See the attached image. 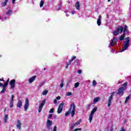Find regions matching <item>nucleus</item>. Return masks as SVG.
I'll return each mask as SVG.
<instances>
[{"instance_id":"aec40b11","label":"nucleus","mask_w":131,"mask_h":131,"mask_svg":"<svg viewBox=\"0 0 131 131\" xmlns=\"http://www.w3.org/2000/svg\"><path fill=\"white\" fill-rule=\"evenodd\" d=\"M124 46L125 48H126L127 49V48H128L129 46V40H126L124 42Z\"/></svg>"},{"instance_id":"39448f33","label":"nucleus","mask_w":131,"mask_h":131,"mask_svg":"<svg viewBox=\"0 0 131 131\" xmlns=\"http://www.w3.org/2000/svg\"><path fill=\"white\" fill-rule=\"evenodd\" d=\"M125 91V88L123 87H120L118 89V92L116 93L117 95H118L119 96H121V97H122L123 95V92Z\"/></svg>"},{"instance_id":"a878e982","label":"nucleus","mask_w":131,"mask_h":131,"mask_svg":"<svg viewBox=\"0 0 131 131\" xmlns=\"http://www.w3.org/2000/svg\"><path fill=\"white\" fill-rule=\"evenodd\" d=\"M42 107H43L42 105H40V104L39 105V108H38L39 113H40V112H41V110H42Z\"/></svg>"},{"instance_id":"b1692460","label":"nucleus","mask_w":131,"mask_h":131,"mask_svg":"<svg viewBox=\"0 0 131 131\" xmlns=\"http://www.w3.org/2000/svg\"><path fill=\"white\" fill-rule=\"evenodd\" d=\"M4 122L7 123V121H8V115H5L4 118Z\"/></svg>"},{"instance_id":"f3484780","label":"nucleus","mask_w":131,"mask_h":131,"mask_svg":"<svg viewBox=\"0 0 131 131\" xmlns=\"http://www.w3.org/2000/svg\"><path fill=\"white\" fill-rule=\"evenodd\" d=\"M7 85L3 84V89L1 91V92H0L1 94H4V93H5V92H6V91H7Z\"/></svg>"},{"instance_id":"79ce46f5","label":"nucleus","mask_w":131,"mask_h":131,"mask_svg":"<svg viewBox=\"0 0 131 131\" xmlns=\"http://www.w3.org/2000/svg\"><path fill=\"white\" fill-rule=\"evenodd\" d=\"M72 95V93L71 92H68L67 93V96H71Z\"/></svg>"},{"instance_id":"423d86ee","label":"nucleus","mask_w":131,"mask_h":131,"mask_svg":"<svg viewBox=\"0 0 131 131\" xmlns=\"http://www.w3.org/2000/svg\"><path fill=\"white\" fill-rule=\"evenodd\" d=\"M28 107H29V99H28V98H27L25 100L24 105V109L26 112L28 110Z\"/></svg>"},{"instance_id":"de8ad7c7","label":"nucleus","mask_w":131,"mask_h":131,"mask_svg":"<svg viewBox=\"0 0 131 131\" xmlns=\"http://www.w3.org/2000/svg\"><path fill=\"white\" fill-rule=\"evenodd\" d=\"M54 104H57V100H56V99H55V100H54Z\"/></svg>"},{"instance_id":"13d9d810","label":"nucleus","mask_w":131,"mask_h":131,"mask_svg":"<svg viewBox=\"0 0 131 131\" xmlns=\"http://www.w3.org/2000/svg\"><path fill=\"white\" fill-rule=\"evenodd\" d=\"M6 2H8L9 0H5Z\"/></svg>"},{"instance_id":"864d4df0","label":"nucleus","mask_w":131,"mask_h":131,"mask_svg":"<svg viewBox=\"0 0 131 131\" xmlns=\"http://www.w3.org/2000/svg\"><path fill=\"white\" fill-rule=\"evenodd\" d=\"M6 111H7V107H6V108L4 110V112H6Z\"/></svg>"},{"instance_id":"c85d7f7f","label":"nucleus","mask_w":131,"mask_h":131,"mask_svg":"<svg viewBox=\"0 0 131 131\" xmlns=\"http://www.w3.org/2000/svg\"><path fill=\"white\" fill-rule=\"evenodd\" d=\"M45 104H46V99H43L40 105L43 107V106H45Z\"/></svg>"},{"instance_id":"4468645a","label":"nucleus","mask_w":131,"mask_h":131,"mask_svg":"<svg viewBox=\"0 0 131 131\" xmlns=\"http://www.w3.org/2000/svg\"><path fill=\"white\" fill-rule=\"evenodd\" d=\"M16 127L17 128H18L19 129H21V121H20V120H17L16 122Z\"/></svg>"},{"instance_id":"412c9836","label":"nucleus","mask_w":131,"mask_h":131,"mask_svg":"<svg viewBox=\"0 0 131 131\" xmlns=\"http://www.w3.org/2000/svg\"><path fill=\"white\" fill-rule=\"evenodd\" d=\"M124 37H125V33H123V35H121L119 38L120 40L122 41L124 40Z\"/></svg>"},{"instance_id":"5701e85b","label":"nucleus","mask_w":131,"mask_h":131,"mask_svg":"<svg viewBox=\"0 0 131 131\" xmlns=\"http://www.w3.org/2000/svg\"><path fill=\"white\" fill-rule=\"evenodd\" d=\"M7 4H8V1H5V2L2 3V7H6L7 6Z\"/></svg>"},{"instance_id":"f257e3e1","label":"nucleus","mask_w":131,"mask_h":131,"mask_svg":"<svg viewBox=\"0 0 131 131\" xmlns=\"http://www.w3.org/2000/svg\"><path fill=\"white\" fill-rule=\"evenodd\" d=\"M70 113L72 115L71 117H73L75 115V104H74V102L71 104L69 110L65 114V116H68Z\"/></svg>"},{"instance_id":"1a4fd4ad","label":"nucleus","mask_w":131,"mask_h":131,"mask_svg":"<svg viewBox=\"0 0 131 131\" xmlns=\"http://www.w3.org/2000/svg\"><path fill=\"white\" fill-rule=\"evenodd\" d=\"M75 59H76V56H73V57H72L71 60H69L68 62H67V65L66 66V69H67V68L69 67V66L70 65V64H71V62L73 61L74 60H75Z\"/></svg>"},{"instance_id":"9d476101","label":"nucleus","mask_w":131,"mask_h":131,"mask_svg":"<svg viewBox=\"0 0 131 131\" xmlns=\"http://www.w3.org/2000/svg\"><path fill=\"white\" fill-rule=\"evenodd\" d=\"M118 42V39H117V37H114V38L113 39V40H112V41L111 42V47H113L114 45H116Z\"/></svg>"},{"instance_id":"f704fd0d","label":"nucleus","mask_w":131,"mask_h":131,"mask_svg":"<svg viewBox=\"0 0 131 131\" xmlns=\"http://www.w3.org/2000/svg\"><path fill=\"white\" fill-rule=\"evenodd\" d=\"M91 106H92V104H88V105L86 106V110H90V108Z\"/></svg>"},{"instance_id":"2f4dec72","label":"nucleus","mask_w":131,"mask_h":131,"mask_svg":"<svg viewBox=\"0 0 131 131\" xmlns=\"http://www.w3.org/2000/svg\"><path fill=\"white\" fill-rule=\"evenodd\" d=\"M9 81H10V79H9V78H8V79L7 80V81H6V82L4 83L3 84H4V85H6V86H8V83H9Z\"/></svg>"},{"instance_id":"7ed1b4c3","label":"nucleus","mask_w":131,"mask_h":131,"mask_svg":"<svg viewBox=\"0 0 131 131\" xmlns=\"http://www.w3.org/2000/svg\"><path fill=\"white\" fill-rule=\"evenodd\" d=\"M98 109V107L97 106H95L92 111L91 112L89 115V120L90 122H92V120H93V116H94V114H95V113L97 111Z\"/></svg>"},{"instance_id":"09e8293b","label":"nucleus","mask_w":131,"mask_h":131,"mask_svg":"<svg viewBox=\"0 0 131 131\" xmlns=\"http://www.w3.org/2000/svg\"><path fill=\"white\" fill-rule=\"evenodd\" d=\"M0 81H5L4 79L0 78Z\"/></svg>"},{"instance_id":"4d7b16f0","label":"nucleus","mask_w":131,"mask_h":131,"mask_svg":"<svg viewBox=\"0 0 131 131\" xmlns=\"http://www.w3.org/2000/svg\"><path fill=\"white\" fill-rule=\"evenodd\" d=\"M43 131H47V130H46V129H44Z\"/></svg>"},{"instance_id":"dca6fc26","label":"nucleus","mask_w":131,"mask_h":131,"mask_svg":"<svg viewBox=\"0 0 131 131\" xmlns=\"http://www.w3.org/2000/svg\"><path fill=\"white\" fill-rule=\"evenodd\" d=\"M22 104H23L22 101H21L20 100H19L17 104V107H18V108H22Z\"/></svg>"},{"instance_id":"e433bc0d","label":"nucleus","mask_w":131,"mask_h":131,"mask_svg":"<svg viewBox=\"0 0 131 131\" xmlns=\"http://www.w3.org/2000/svg\"><path fill=\"white\" fill-rule=\"evenodd\" d=\"M126 49H127V48H126V47H123L122 48V50H121V53H122V52H124V51H125V50Z\"/></svg>"},{"instance_id":"6ab92c4d","label":"nucleus","mask_w":131,"mask_h":131,"mask_svg":"<svg viewBox=\"0 0 131 131\" xmlns=\"http://www.w3.org/2000/svg\"><path fill=\"white\" fill-rule=\"evenodd\" d=\"M123 33H125L126 32V33L128 34V30H127V26L125 25L124 30L123 29Z\"/></svg>"},{"instance_id":"393cba45","label":"nucleus","mask_w":131,"mask_h":131,"mask_svg":"<svg viewBox=\"0 0 131 131\" xmlns=\"http://www.w3.org/2000/svg\"><path fill=\"white\" fill-rule=\"evenodd\" d=\"M49 92V91L48 90H47V89H45L43 92H42V95L43 96H46V95H47L48 94V93Z\"/></svg>"},{"instance_id":"c756f323","label":"nucleus","mask_w":131,"mask_h":131,"mask_svg":"<svg viewBox=\"0 0 131 131\" xmlns=\"http://www.w3.org/2000/svg\"><path fill=\"white\" fill-rule=\"evenodd\" d=\"M81 122V120H79L77 122H76L75 124L74 125H79V124H80V123Z\"/></svg>"},{"instance_id":"9b49d317","label":"nucleus","mask_w":131,"mask_h":131,"mask_svg":"<svg viewBox=\"0 0 131 131\" xmlns=\"http://www.w3.org/2000/svg\"><path fill=\"white\" fill-rule=\"evenodd\" d=\"M52 124L53 122H52V121L50 120H47L46 126L48 129H51V126H52Z\"/></svg>"},{"instance_id":"4c0bfd02","label":"nucleus","mask_w":131,"mask_h":131,"mask_svg":"<svg viewBox=\"0 0 131 131\" xmlns=\"http://www.w3.org/2000/svg\"><path fill=\"white\" fill-rule=\"evenodd\" d=\"M12 14V10H9L8 12L6 13V15H11Z\"/></svg>"},{"instance_id":"f8f14e48","label":"nucleus","mask_w":131,"mask_h":131,"mask_svg":"<svg viewBox=\"0 0 131 131\" xmlns=\"http://www.w3.org/2000/svg\"><path fill=\"white\" fill-rule=\"evenodd\" d=\"M9 83L11 89H14L15 88V83H16V80L12 79L11 80H10Z\"/></svg>"},{"instance_id":"ddd939ff","label":"nucleus","mask_w":131,"mask_h":131,"mask_svg":"<svg viewBox=\"0 0 131 131\" xmlns=\"http://www.w3.org/2000/svg\"><path fill=\"white\" fill-rule=\"evenodd\" d=\"M35 79H36V76H34L30 78L29 79V83H32V82H33Z\"/></svg>"},{"instance_id":"052dcab7","label":"nucleus","mask_w":131,"mask_h":131,"mask_svg":"<svg viewBox=\"0 0 131 131\" xmlns=\"http://www.w3.org/2000/svg\"><path fill=\"white\" fill-rule=\"evenodd\" d=\"M0 19H1V16H0Z\"/></svg>"},{"instance_id":"a18cd8bd","label":"nucleus","mask_w":131,"mask_h":131,"mask_svg":"<svg viewBox=\"0 0 131 131\" xmlns=\"http://www.w3.org/2000/svg\"><path fill=\"white\" fill-rule=\"evenodd\" d=\"M61 99V97L60 96H57L56 98V100H60Z\"/></svg>"},{"instance_id":"603ef678","label":"nucleus","mask_w":131,"mask_h":131,"mask_svg":"<svg viewBox=\"0 0 131 131\" xmlns=\"http://www.w3.org/2000/svg\"><path fill=\"white\" fill-rule=\"evenodd\" d=\"M3 85H4L3 83L0 82V86H3Z\"/></svg>"},{"instance_id":"3c124183","label":"nucleus","mask_w":131,"mask_h":131,"mask_svg":"<svg viewBox=\"0 0 131 131\" xmlns=\"http://www.w3.org/2000/svg\"><path fill=\"white\" fill-rule=\"evenodd\" d=\"M126 40H129V37H127V38H126Z\"/></svg>"},{"instance_id":"680f3d73","label":"nucleus","mask_w":131,"mask_h":131,"mask_svg":"<svg viewBox=\"0 0 131 131\" xmlns=\"http://www.w3.org/2000/svg\"><path fill=\"white\" fill-rule=\"evenodd\" d=\"M13 131H14V130H13Z\"/></svg>"},{"instance_id":"c9c22d12","label":"nucleus","mask_w":131,"mask_h":131,"mask_svg":"<svg viewBox=\"0 0 131 131\" xmlns=\"http://www.w3.org/2000/svg\"><path fill=\"white\" fill-rule=\"evenodd\" d=\"M78 86H79V83L78 82L75 83L74 86L75 89L78 88Z\"/></svg>"},{"instance_id":"49530a36","label":"nucleus","mask_w":131,"mask_h":131,"mask_svg":"<svg viewBox=\"0 0 131 131\" xmlns=\"http://www.w3.org/2000/svg\"><path fill=\"white\" fill-rule=\"evenodd\" d=\"M78 74H81V70H78Z\"/></svg>"},{"instance_id":"37998d69","label":"nucleus","mask_w":131,"mask_h":131,"mask_svg":"<svg viewBox=\"0 0 131 131\" xmlns=\"http://www.w3.org/2000/svg\"><path fill=\"white\" fill-rule=\"evenodd\" d=\"M52 117H53V114H51L49 115V116L48 117V118L49 119H51V118H52Z\"/></svg>"},{"instance_id":"c03bdc74","label":"nucleus","mask_w":131,"mask_h":131,"mask_svg":"<svg viewBox=\"0 0 131 131\" xmlns=\"http://www.w3.org/2000/svg\"><path fill=\"white\" fill-rule=\"evenodd\" d=\"M53 131H57V126H54Z\"/></svg>"},{"instance_id":"0eeeda50","label":"nucleus","mask_w":131,"mask_h":131,"mask_svg":"<svg viewBox=\"0 0 131 131\" xmlns=\"http://www.w3.org/2000/svg\"><path fill=\"white\" fill-rule=\"evenodd\" d=\"M63 106H64L63 102H62L59 104L58 110H57L58 114H60V113H61L62 112V111H63Z\"/></svg>"},{"instance_id":"cd10ccee","label":"nucleus","mask_w":131,"mask_h":131,"mask_svg":"<svg viewBox=\"0 0 131 131\" xmlns=\"http://www.w3.org/2000/svg\"><path fill=\"white\" fill-rule=\"evenodd\" d=\"M43 5H45V2H43V1H41L40 3V8H42V7H43Z\"/></svg>"},{"instance_id":"ea45409f","label":"nucleus","mask_w":131,"mask_h":131,"mask_svg":"<svg viewBox=\"0 0 131 131\" xmlns=\"http://www.w3.org/2000/svg\"><path fill=\"white\" fill-rule=\"evenodd\" d=\"M82 128H77L75 129L73 131H78V130H81Z\"/></svg>"},{"instance_id":"a19ab883","label":"nucleus","mask_w":131,"mask_h":131,"mask_svg":"<svg viewBox=\"0 0 131 131\" xmlns=\"http://www.w3.org/2000/svg\"><path fill=\"white\" fill-rule=\"evenodd\" d=\"M49 113H54V108H51L49 111Z\"/></svg>"},{"instance_id":"a211bd4d","label":"nucleus","mask_w":131,"mask_h":131,"mask_svg":"<svg viewBox=\"0 0 131 131\" xmlns=\"http://www.w3.org/2000/svg\"><path fill=\"white\" fill-rule=\"evenodd\" d=\"M75 7L77 10H80V3L79 1L77 2Z\"/></svg>"},{"instance_id":"8fccbe9b","label":"nucleus","mask_w":131,"mask_h":131,"mask_svg":"<svg viewBox=\"0 0 131 131\" xmlns=\"http://www.w3.org/2000/svg\"><path fill=\"white\" fill-rule=\"evenodd\" d=\"M16 0H12V4H15Z\"/></svg>"},{"instance_id":"f03ea898","label":"nucleus","mask_w":131,"mask_h":131,"mask_svg":"<svg viewBox=\"0 0 131 131\" xmlns=\"http://www.w3.org/2000/svg\"><path fill=\"white\" fill-rule=\"evenodd\" d=\"M122 31H123V27L120 26V27L117 28V29L113 32V34L115 36H116L119 34V32L122 33Z\"/></svg>"},{"instance_id":"4be33fe9","label":"nucleus","mask_w":131,"mask_h":131,"mask_svg":"<svg viewBox=\"0 0 131 131\" xmlns=\"http://www.w3.org/2000/svg\"><path fill=\"white\" fill-rule=\"evenodd\" d=\"M99 100H100L99 97H96L93 100V104H96L97 102H99Z\"/></svg>"},{"instance_id":"6e6552de","label":"nucleus","mask_w":131,"mask_h":131,"mask_svg":"<svg viewBox=\"0 0 131 131\" xmlns=\"http://www.w3.org/2000/svg\"><path fill=\"white\" fill-rule=\"evenodd\" d=\"M14 99H15V96H14V95H11V99L9 103V107H10V108L14 107Z\"/></svg>"},{"instance_id":"72a5a7b5","label":"nucleus","mask_w":131,"mask_h":131,"mask_svg":"<svg viewBox=\"0 0 131 131\" xmlns=\"http://www.w3.org/2000/svg\"><path fill=\"white\" fill-rule=\"evenodd\" d=\"M64 86V80H62L60 83V88L62 89Z\"/></svg>"},{"instance_id":"bb28decb","label":"nucleus","mask_w":131,"mask_h":131,"mask_svg":"<svg viewBox=\"0 0 131 131\" xmlns=\"http://www.w3.org/2000/svg\"><path fill=\"white\" fill-rule=\"evenodd\" d=\"M130 97L129 96V95L128 96H127L126 98L125 101V104H126V103H127V102H128V100H130Z\"/></svg>"},{"instance_id":"bf43d9fd","label":"nucleus","mask_w":131,"mask_h":131,"mask_svg":"<svg viewBox=\"0 0 131 131\" xmlns=\"http://www.w3.org/2000/svg\"><path fill=\"white\" fill-rule=\"evenodd\" d=\"M44 70H46V68H44Z\"/></svg>"},{"instance_id":"2eb2a0df","label":"nucleus","mask_w":131,"mask_h":131,"mask_svg":"<svg viewBox=\"0 0 131 131\" xmlns=\"http://www.w3.org/2000/svg\"><path fill=\"white\" fill-rule=\"evenodd\" d=\"M101 19H102V16L101 15H99L98 16V19L97 21V25L98 26H100L101 25Z\"/></svg>"},{"instance_id":"7c9ffc66","label":"nucleus","mask_w":131,"mask_h":131,"mask_svg":"<svg viewBox=\"0 0 131 131\" xmlns=\"http://www.w3.org/2000/svg\"><path fill=\"white\" fill-rule=\"evenodd\" d=\"M93 86H96L97 85V81L95 80H94L92 82Z\"/></svg>"},{"instance_id":"58836bf2","label":"nucleus","mask_w":131,"mask_h":131,"mask_svg":"<svg viewBox=\"0 0 131 131\" xmlns=\"http://www.w3.org/2000/svg\"><path fill=\"white\" fill-rule=\"evenodd\" d=\"M74 126H76L75 125H74V124L71 125V127H70L71 129H73L74 128Z\"/></svg>"},{"instance_id":"5fc2aeb1","label":"nucleus","mask_w":131,"mask_h":131,"mask_svg":"<svg viewBox=\"0 0 131 131\" xmlns=\"http://www.w3.org/2000/svg\"><path fill=\"white\" fill-rule=\"evenodd\" d=\"M66 87L68 86V84L66 85Z\"/></svg>"},{"instance_id":"6e6d98bb","label":"nucleus","mask_w":131,"mask_h":131,"mask_svg":"<svg viewBox=\"0 0 131 131\" xmlns=\"http://www.w3.org/2000/svg\"><path fill=\"white\" fill-rule=\"evenodd\" d=\"M111 0H107V2H110Z\"/></svg>"},{"instance_id":"20e7f679","label":"nucleus","mask_w":131,"mask_h":131,"mask_svg":"<svg viewBox=\"0 0 131 131\" xmlns=\"http://www.w3.org/2000/svg\"><path fill=\"white\" fill-rule=\"evenodd\" d=\"M115 92H112L111 96H110L107 101V107H110L112 104V100H113V96H114Z\"/></svg>"},{"instance_id":"473e14b6","label":"nucleus","mask_w":131,"mask_h":131,"mask_svg":"<svg viewBox=\"0 0 131 131\" xmlns=\"http://www.w3.org/2000/svg\"><path fill=\"white\" fill-rule=\"evenodd\" d=\"M126 85H127V83L126 82L122 85V86H123V88L125 89H126Z\"/></svg>"}]
</instances>
